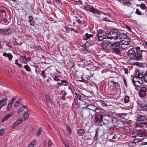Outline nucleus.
Wrapping results in <instances>:
<instances>
[{"label": "nucleus", "mask_w": 147, "mask_h": 147, "mask_svg": "<svg viewBox=\"0 0 147 147\" xmlns=\"http://www.w3.org/2000/svg\"><path fill=\"white\" fill-rule=\"evenodd\" d=\"M103 115L97 113L95 115V118L96 119V123L97 122H101L102 121H103V123L105 125L107 126V127H108L110 129L113 127V126L111 125V124H112V122H109V121L106 120H104L103 121Z\"/></svg>", "instance_id": "obj_1"}, {"label": "nucleus", "mask_w": 147, "mask_h": 147, "mask_svg": "<svg viewBox=\"0 0 147 147\" xmlns=\"http://www.w3.org/2000/svg\"><path fill=\"white\" fill-rule=\"evenodd\" d=\"M119 32L116 30H111L107 33V39L113 40H118Z\"/></svg>", "instance_id": "obj_2"}, {"label": "nucleus", "mask_w": 147, "mask_h": 147, "mask_svg": "<svg viewBox=\"0 0 147 147\" xmlns=\"http://www.w3.org/2000/svg\"><path fill=\"white\" fill-rule=\"evenodd\" d=\"M120 44L119 42H117L111 44L112 52L116 54L121 55V53L120 51Z\"/></svg>", "instance_id": "obj_3"}, {"label": "nucleus", "mask_w": 147, "mask_h": 147, "mask_svg": "<svg viewBox=\"0 0 147 147\" xmlns=\"http://www.w3.org/2000/svg\"><path fill=\"white\" fill-rule=\"evenodd\" d=\"M143 77V75L139 72L138 70H136L135 71V77L132 79V82H138L139 80H142V78Z\"/></svg>", "instance_id": "obj_4"}, {"label": "nucleus", "mask_w": 147, "mask_h": 147, "mask_svg": "<svg viewBox=\"0 0 147 147\" xmlns=\"http://www.w3.org/2000/svg\"><path fill=\"white\" fill-rule=\"evenodd\" d=\"M98 39L99 41L102 40L105 38L107 39V34L104 31L100 30L97 33Z\"/></svg>", "instance_id": "obj_5"}, {"label": "nucleus", "mask_w": 147, "mask_h": 147, "mask_svg": "<svg viewBox=\"0 0 147 147\" xmlns=\"http://www.w3.org/2000/svg\"><path fill=\"white\" fill-rule=\"evenodd\" d=\"M13 32V29L10 28L6 29H0V34H2L9 35Z\"/></svg>", "instance_id": "obj_6"}, {"label": "nucleus", "mask_w": 147, "mask_h": 147, "mask_svg": "<svg viewBox=\"0 0 147 147\" xmlns=\"http://www.w3.org/2000/svg\"><path fill=\"white\" fill-rule=\"evenodd\" d=\"M146 120V117L142 115L139 116L137 119V121L139 123L143 124L144 125L146 124V122L144 121Z\"/></svg>", "instance_id": "obj_7"}, {"label": "nucleus", "mask_w": 147, "mask_h": 147, "mask_svg": "<svg viewBox=\"0 0 147 147\" xmlns=\"http://www.w3.org/2000/svg\"><path fill=\"white\" fill-rule=\"evenodd\" d=\"M147 89L145 87H142L141 88L139 92V94L141 97H143L145 96L146 94Z\"/></svg>", "instance_id": "obj_8"}, {"label": "nucleus", "mask_w": 147, "mask_h": 147, "mask_svg": "<svg viewBox=\"0 0 147 147\" xmlns=\"http://www.w3.org/2000/svg\"><path fill=\"white\" fill-rule=\"evenodd\" d=\"M84 9L86 10H88L90 12L95 14H99V12L98 10L96 9L93 7H91V8H89L88 9L87 7H84Z\"/></svg>", "instance_id": "obj_9"}, {"label": "nucleus", "mask_w": 147, "mask_h": 147, "mask_svg": "<svg viewBox=\"0 0 147 147\" xmlns=\"http://www.w3.org/2000/svg\"><path fill=\"white\" fill-rule=\"evenodd\" d=\"M14 111H12L11 112L9 113L8 115H6L5 117H3L1 119V121L2 122H4V121H6L9 118L11 117L14 113Z\"/></svg>", "instance_id": "obj_10"}, {"label": "nucleus", "mask_w": 147, "mask_h": 147, "mask_svg": "<svg viewBox=\"0 0 147 147\" xmlns=\"http://www.w3.org/2000/svg\"><path fill=\"white\" fill-rule=\"evenodd\" d=\"M132 82L133 83L134 86L135 87V89L137 90H138V87L140 86V85L142 83L143 81L142 80H139V81L138 82Z\"/></svg>", "instance_id": "obj_11"}, {"label": "nucleus", "mask_w": 147, "mask_h": 147, "mask_svg": "<svg viewBox=\"0 0 147 147\" xmlns=\"http://www.w3.org/2000/svg\"><path fill=\"white\" fill-rule=\"evenodd\" d=\"M7 100V98L5 97L3 98L2 99L0 100V111L2 107L6 104V100Z\"/></svg>", "instance_id": "obj_12"}, {"label": "nucleus", "mask_w": 147, "mask_h": 147, "mask_svg": "<svg viewBox=\"0 0 147 147\" xmlns=\"http://www.w3.org/2000/svg\"><path fill=\"white\" fill-rule=\"evenodd\" d=\"M134 57L135 59L140 60L142 57V55L141 53L140 52H136L134 53Z\"/></svg>", "instance_id": "obj_13"}, {"label": "nucleus", "mask_w": 147, "mask_h": 147, "mask_svg": "<svg viewBox=\"0 0 147 147\" xmlns=\"http://www.w3.org/2000/svg\"><path fill=\"white\" fill-rule=\"evenodd\" d=\"M97 109V107L92 104L88 107H85L83 111L85 113L87 112L88 111H90L91 109Z\"/></svg>", "instance_id": "obj_14"}, {"label": "nucleus", "mask_w": 147, "mask_h": 147, "mask_svg": "<svg viewBox=\"0 0 147 147\" xmlns=\"http://www.w3.org/2000/svg\"><path fill=\"white\" fill-rule=\"evenodd\" d=\"M97 109H91L90 111H87V112L88 113V114L89 115L91 116H93L94 115H96V110Z\"/></svg>", "instance_id": "obj_15"}, {"label": "nucleus", "mask_w": 147, "mask_h": 147, "mask_svg": "<svg viewBox=\"0 0 147 147\" xmlns=\"http://www.w3.org/2000/svg\"><path fill=\"white\" fill-rule=\"evenodd\" d=\"M127 36V35L125 33H120L119 32V35L118 39H120V41L122 40V39H124L125 38H126Z\"/></svg>", "instance_id": "obj_16"}, {"label": "nucleus", "mask_w": 147, "mask_h": 147, "mask_svg": "<svg viewBox=\"0 0 147 147\" xmlns=\"http://www.w3.org/2000/svg\"><path fill=\"white\" fill-rule=\"evenodd\" d=\"M120 42H121V43H122V44L129 45L130 43L129 39L127 37V36L124 39H122Z\"/></svg>", "instance_id": "obj_17"}, {"label": "nucleus", "mask_w": 147, "mask_h": 147, "mask_svg": "<svg viewBox=\"0 0 147 147\" xmlns=\"http://www.w3.org/2000/svg\"><path fill=\"white\" fill-rule=\"evenodd\" d=\"M30 114V112L28 111H26L24 113L23 115V117L24 120H26L28 118Z\"/></svg>", "instance_id": "obj_18"}, {"label": "nucleus", "mask_w": 147, "mask_h": 147, "mask_svg": "<svg viewBox=\"0 0 147 147\" xmlns=\"http://www.w3.org/2000/svg\"><path fill=\"white\" fill-rule=\"evenodd\" d=\"M28 22L30 23L31 26H34V21L32 16H30L28 18Z\"/></svg>", "instance_id": "obj_19"}, {"label": "nucleus", "mask_w": 147, "mask_h": 147, "mask_svg": "<svg viewBox=\"0 0 147 147\" xmlns=\"http://www.w3.org/2000/svg\"><path fill=\"white\" fill-rule=\"evenodd\" d=\"M77 131L78 134L80 136H82L84 135V134L85 132V131L83 129L78 130Z\"/></svg>", "instance_id": "obj_20"}, {"label": "nucleus", "mask_w": 147, "mask_h": 147, "mask_svg": "<svg viewBox=\"0 0 147 147\" xmlns=\"http://www.w3.org/2000/svg\"><path fill=\"white\" fill-rule=\"evenodd\" d=\"M51 77H52L53 79L55 81H60V79L58 76H56V75L52 74Z\"/></svg>", "instance_id": "obj_21"}, {"label": "nucleus", "mask_w": 147, "mask_h": 147, "mask_svg": "<svg viewBox=\"0 0 147 147\" xmlns=\"http://www.w3.org/2000/svg\"><path fill=\"white\" fill-rule=\"evenodd\" d=\"M26 107L25 105H23L22 107L20 108L17 111V113L20 114L26 108Z\"/></svg>", "instance_id": "obj_22"}, {"label": "nucleus", "mask_w": 147, "mask_h": 147, "mask_svg": "<svg viewBox=\"0 0 147 147\" xmlns=\"http://www.w3.org/2000/svg\"><path fill=\"white\" fill-rule=\"evenodd\" d=\"M135 51L133 49H130L128 51V55L129 56L130 55L134 54V55Z\"/></svg>", "instance_id": "obj_23"}, {"label": "nucleus", "mask_w": 147, "mask_h": 147, "mask_svg": "<svg viewBox=\"0 0 147 147\" xmlns=\"http://www.w3.org/2000/svg\"><path fill=\"white\" fill-rule=\"evenodd\" d=\"M42 129L40 127L36 133V136L37 137H38L41 134V133L42 131Z\"/></svg>", "instance_id": "obj_24"}, {"label": "nucleus", "mask_w": 147, "mask_h": 147, "mask_svg": "<svg viewBox=\"0 0 147 147\" xmlns=\"http://www.w3.org/2000/svg\"><path fill=\"white\" fill-rule=\"evenodd\" d=\"M84 36L85 37V39L87 40L89 39L90 38L92 37L93 35L92 34H88L86 33Z\"/></svg>", "instance_id": "obj_25"}, {"label": "nucleus", "mask_w": 147, "mask_h": 147, "mask_svg": "<svg viewBox=\"0 0 147 147\" xmlns=\"http://www.w3.org/2000/svg\"><path fill=\"white\" fill-rule=\"evenodd\" d=\"M36 142L35 140H33L29 144L28 147H34Z\"/></svg>", "instance_id": "obj_26"}, {"label": "nucleus", "mask_w": 147, "mask_h": 147, "mask_svg": "<svg viewBox=\"0 0 147 147\" xmlns=\"http://www.w3.org/2000/svg\"><path fill=\"white\" fill-rule=\"evenodd\" d=\"M49 88L52 90H53L54 89L59 88L58 86H57L56 85H52L51 84L49 86Z\"/></svg>", "instance_id": "obj_27"}, {"label": "nucleus", "mask_w": 147, "mask_h": 147, "mask_svg": "<svg viewBox=\"0 0 147 147\" xmlns=\"http://www.w3.org/2000/svg\"><path fill=\"white\" fill-rule=\"evenodd\" d=\"M76 97H77V98L79 100H83L82 98V96H84V95L82 94V96L80 95V94H77L76 93Z\"/></svg>", "instance_id": "obj_28"}, {"label": "nucleus", "mask_w": 147, "mask_h": 147, "mask_svg": "<svg viewBox=\"0 0 147 147\" xmlns=\"http://www.w3.org/2000/svg\"><path fill=\"white\" fill-rule=\"evenodd\" d=\"M110 82L115 86L116 87L118 88L119 87V85L117 82H115L113 80L111 81Z\"/></svg>", "instance_id": "obj_29"}, {"label": "nucleus", "mask_w": 147, "mask_h": 147, "mask_svg": "<svg viewBox=\"0 0 147 147\" xmlns=\"http://www.w3.org/2000/svg\"><path fill=\"white\" fill-rule=\"evenodd\" d=\"M128 144L129 146L131 147H134L136 145V144L135 142H134L133 141L132 142H129Z\"/></svg>", "instance_id": "obj_30"}, {"label": "nucleus", "mask_w": 147, "mask_h": 147, "mask_svg": "<svg viewBox=\"0 0 147 147\" xmlns=\"http://www.w3.org/2000/svg\"><path fill=\"white\" fill-rule=\"evenodd\" d=\"M21 101V99H19L17 100L15 102L14 105L15 107H17L20 104Z\"/></svg>", "instance_id": "obj_31"}, {"label": "nucleus", "mask_w": 147, "mask_h": 147, "mask_svg": "<svg viewBox=\"0 0 147 147\" xmlns=\"http://www.w3.org/2000/svg\"><path fill=\"white\" fill-rule=\"evenodd\" d=\"M121 48L122 49H125L127 47V46L129 45H126V44H122V43L121 44Z\"/></svg>", "instance_id": "obj_32"}, {"label": "nucleus", "mask_w": 147, "mask_h": 147, "mask_svg": "<svg viewBox=\"0 0 147 147\" xmlns=\"http://www.w3.org/2000/svg\"><path fill=\"white\" fill-rule=\"evenodd\" d=\"M12 107V104L8 103L7 104V111H8Z\"/></svg>", "instance_id": "obj_33"}, {"label": "nucleus", "mask_w": 147, "mask_h": 147, "mask_svg": "<svg viewBox=\"0 0 147 147\" xmlns=\"http://www.w3.org/2000/svg\"><path fill=\"white\" fill-rule=\"evenodd\" d=\"M140 7L143 9H146V5L144 4H141L140 5Z\"/></svg>", "instance_id": "obj_34"}, {"label": "nucleus", "mask_w": 147, "mask_h": 147, "mask_svg": "<svg viewBox=\"0 0 147 147\" xmlns=\"http://www.w3.org/2000/svg\"><path fill=\"white\" fill-rule=\"evenodd\" d=\"M68 82L65 80H62V85H64L65 86H67L68 85Z\"/></svg>", "instance_id": "obj_35"}, {"label": "nucleus", "mask_w": 147, "mask_h": 147, "mask_svg": "<svg viewBox=\"0 0 147 147\" xmlns=\"http://www.w3.org/2000/svg\"><path fill=\"white\" fill-rule=\"evenodd\" d=\"M124 101L125 102L127 103L129 102V97L128 96H126L125 98Z\"/></svg>", "instance_id": "obj_36"}, {"label": "nucleus", "mask_w": 147, "mask_h": 147, "mask_svg": "<svg viewBox=\"0 0 147 147\" xmlns=\"http://www.w3.org/2000/svg\"><path fill=\"white\" fill-rule=\"evenodd\" d=\"M136 13L137 14L139 15H141L142 14V13L139 10L138 8L136 9Z\"/></svg>", "instance_id": "obj_37"}, {"label": "nucleus", "mask_w": 147, "mask_h": 147, "mask_svg": "<svg viewBox=\"0 0 147 147\" xmlns=\"http://www.w3.org/2000/svg\"><path fill=\"white\" fill-rule=\"evenodd\" d=\"M23 67L27 71H29L30 70V69L28 65H25L24 67Z\"/></svg>", "instance_id": "obj_38"}, {"label": "nucleus", "mask_w": 147, "mask_h": 147, "mask_svg": "<svg viewBox=\"0 0 147 147\" xmlns=\"http://www.w3.org/2000/svg\"><path fill=\"white\" fill-rule=\"evenodd\" d=\"M23 121V120L22 118H20L17 121H16L15 122L18 125L20 124L22 121Z\"/></svg>", "instance_id": "obj_39"}, {"label": "nucleus", "mask_w": 147, "mask_h": 147, "mask_svg": "<svg viewBox=\"0 0 147 147\" xmlns=\"http://www.w3.org/2000/svg\"><path fill=\"white\" fill-rule=\"evenodd\" d=\"M143 77L145 81L147 82V71L144 75V76H143Z\"/></svg>", "instance_id": "obj_40"}, {"label": "nucleus", "mask_w": 147, "mask_h": 147, "mask_svg": "<svg viewBox=\"0 0 147 147\" xmlns=\"http://www.w3.org/2000/svg\"><path fill=\"white\" fill-rule=\"evenodd\" d=\"M8 57L9 60L10 61H11L13 58V56L11 53H9V54Z\"/></svg>", "instance_id": "obj_41"}, {"label": "nucleus", "mask_w": 147, "mask_h": 147, "mask_svg": "<svg viewBox=\"0 0 147 147\" xmlns=\"http://www.w3.org/2000/svg\"><path fill=\"white\" fill-rule=\"evenodd\" d=\"M59 81L57 83V84L58 85L57 86H58V87L62 85V80H61L60 82H59Z\"/></svg>", "instance_id": "obj_42"}, {"label": "nucleus", "mask_w": 147, "mask_h": 147, "mask_svg": "<svg viewBox=\"0 0 147 147\" xmlns=\"http://www.w3.org/2000/svg\"><path fill=\"white\" fill-rule=\"evenodd\" d=\"M40 75H42V76H43L44 79L46 78V76L45 75L44 71H42L41 73L40 74Z\"/></svg>", "instance_id": "obj_43"}, {"label": "nucleus", "mask_w": 147, "mask_h": 147, "mask_svg": "<svg viewBox=\"0 0 147 147\" xmlns=\"http://www.w3.org/2000/svg\"><path fill=\"white\" fill-rule=\"evenodd\" d=\"M100 102L103 106H107V104L106 102H105L104 101L101 100Z\"/></svg>", "instance_id": "obj_44"}, {"label": "nucleus", "mask_w": 147, "mask_h": 147, "mask_svg": "<svg viewBox=\"0 0 147 147\" xmlns=\"http://www.w3.org/2000/svg\"><path fill=\"white\" fill-rule=\"evenodd\" d=\"M142 141L141 140H140L139 139H138L137 138L135 139L133 141L134 142H135L136 144L137 142H139L140 141Z\"/></svg>", "instance_id": "obj_45"}, {"label": "nucleus", "mask_w": 147, "mask_h": 147, "mask_svg": "<svg viewBox=\"0 0 147 147\" xmlns=\"http://www.w3.org/2000/svg\"><path fill=\"white\" fill-rule=\"evenodd\" d=\"M46 99L47 100V101H48V102H49L51 103V100L50 99H49V96H47L46 97Z\"/></svg>", "instance_id": "obj_46"}, {"label": "nucleus", "mask_w": 147, "mask_h": 147, "mask_svg": "<svg viewBox=\"0 0 147 147\" xmlns=\"http://www.w3.org/2000/svg\"><path fill=\"white\" fill-rule=\"evenodd\" d=\"M67 131H68L69 134H71V129L70 128L68 127L67 126L66 128Z\"/></svg>", "instance_id": "obj_47"}, {"label": "nucleus", "mask_w": 147, "mask_h": 147, "mask_svg": "<svg viewBox=\"0 0 147 147\" xmlns=\"http://www.w3.org/2000/svg\"><path fill=\"white\" fill-rule=\"evenodd\" d=\"M52 143L51 142V140H49L48 143V146H50L52 145Z\"/></svg>", "instance_id": "obj_48"}, {"label": "nucleus", "mask_w": 147, "mask_h": 147, "mask_svg": "<svg viewBox=\"0 0 147 147\" xmlns=\"http://www.w3.org/2000/svg\"><path fill=\"white\" fill-rule=\"evenodd\" d=\"M126 115V114L124 113H120L118 114V115L120 117H122V116H125Z\"/></svg>", "instance_id": "obj_49"}, {"label": "nucleus", "mask_w": 147, "mask_h": 147, "mask_svg": "<svg viewBox=\"0 0 147 147\" xmlns=\"http://www.w3.org/2000/svg\"><path fill=\"white\" fill-rule=\"evenodd\" d=\"M92 104H93L92 103L91 104H90L88 103H86L85 104V105H86V107H90V106Z\"/></svg>", "instance_id": "obj_50"}, {"label": "nucleus", "mask_w": 147, "mask_h": 147, "mask_svg": "<svg viewBox=\"0 0 147 147\" xmlns=\"http://www.w3.org/2000/svg\"><path fill=\"white\" fill-rule=\"evenodd\" d=\"M16 65L19 68H20L22 67V65L18 63H16Z\"/></svg>", "instance_id": "obj_51"}, {"label": "nucleus", "mask_w": 147, "mask_h": 147, "mask_svg": "<svg viewBox=\"0 0 147 147\" xmlns=\"http://www.w3.org/2000/svg\"><path fill=\"white\" fill-rule=\"evenodd\" d=\"M140 47H137L136 48V50L137 52H140L139 51L140 50Z\"/></svg>", "instance_id": "obj_52"}, {"label": "nucleus", "mask_w": 147, "mask_h": 147, "mask_svg": "<svg viewBox=\"0 0 147 147\" xmlns=\"http://www.w3.org/2000/svg\"><path fill=\"white\" fill-rule=\"evenodd\" d=\"M70 30L71 31H73L74 32H76L78 33V32L76 30H74V29H73V28H70Z\"/></svg>", "instance_id": "obj_53"}, {"label": "nucleus", "mask_w": 147, "mask_h": 147, "mask_svg": "<svg viewBox=\"0 0 147 147\" xmlns=\"http://www.w3.org/2000/svg\"><path fill=\"white\" fill-rule=\"evenodd\" d=\"M9 53H3V55L4 56H6V57H8V56L9 55Z\"/></svg>", "instance_id": "obj_54"}, {"label": "nucleus", "mask_w": 147, "mask_h": 147, "mask_svg": "<svg viewBox=\"0 0 147 147\" xmlns=\"http://www.w3.org/2000/svg\"><path fill=\"white\" fill-rule=\"evenodd\" d=\"M18 125L15 122L14 123L12 127V128H14L16 126Z\"/></svg>", "instance_id": "obj_55"}, {"label": "nucleus", "mask_w": 147, "mask_h": 147, "mask_svg": "<svg viewBox=\"0 0 147 147\" xmlns=\"http://www.w3.org/2000/svg\"><path fill=\"white\" fill-rule=\"evenodd\" d=\"M97 131H96V134H95V135L94 137V139H97V137H98V135L97 134Z\"/></svg>", "instance_id": "obj_56"}, {"label": "nucleus", "mask_w": 147, "mask_h": 147, "mask_svg": "<svg viewBox=\"0 0 147 147\" xmlns=\"http://www.w3.org/2000/svg\"><path fill=\"white\" fill-rule=\"evenodd\" d=\"M57 3L58 4L59 6L61 5L62 4V3H61V1H60L59 0V1H58V2H57Z\"/></svg>", "instance_id": "obj_57"}, {"label": "nucleus", "mask_w": 147, "mask_h": 147, "mask_svg": "<svg viewBox=\"0 0 147 147\" xmlns=\"http://www.w3.org/2000/svg\"><path fill=\"white\" fill-rule=\"evenodd\" d=\"M124 72L126 74H127L128 73V69L127 68H125L124 69Z\"/></svg>", "instance_id": "obj_58"}, {"label": "nucleus", "mask_w": 147, "mask_h": 147, "mask_svg": "<svg viewBox=\"0 0 147 147\" xmlns=\"http://www.w3.org/2000/svg\"><path fill=\"white\" fill-rule=\"evenodd\" d=\"M17 97L16 96H14L13 97L11 100L14 102V101L16 99Z\"/></svg>", "instance_id": "obj_59"}, {"label": "nucleus", "mask_w": 147, "mask_h": 147, "mask_svg": "<svg viewBox=\"0 0 147 147\" xmlns=\"http://www.w3.org/2000/svg\"><path fill=\"white\" fill-rule=\"evenodd\" d=\"M17 97L16 96H14L13 97L11 100L14 102V101L16 99Z\"/></svg>", "instance_id": "obj_60"}, {"label": "nucleus", "mask_w": 147, "mask_h": 147, "mask_svg": "<svg viewBox=\"0 0 147 147\" xmlns=\"http://www.w3.org/2000/svg\"><path fill=\"white\" fill-rule=\"evenodd\" d=\"M3 22L5 23H7L8 22L7 19L4 18L3 19Z\"/></svg>", "instance_id": "obj_61"}, {"label": "nucleus", "mask_w": 147, "mask_h": 147, "mask_svg": "<svg viewBox=\"0 0 147 147\" xmlns=\"http://www.w3.org/2000/svg\"><path fill=\"white\" fill-rule=\"evenodd\" d=\"M74 1L77 2H79L80 3H82V1H81V0H73Z\"/></svg>", "instance_id": "obj_62"}, {"label": "nucleus", "mask_w": 147, "mask_h": 147, "mask_svg": "<svg viewBox=\"0 0 147 147\" xmlns=\"http://www.w3.org/2000/svg\"><path fill=\"white\" fill-rule=\"evenodd\" d=\"M124 83L126 87H127V85L126 83V81L125 79L124 80Z\"/></svg>", "instance_id": "obj_63"}, {"label": "nucleus", "mask_w": 147, "mask_h": 147, "mask_svg": "<svg viewBox=\"0 0 147 147\" xmlns=\"http://www.w3.org/2000/svg\"><path fill=\"white\" fill-rule=\"evenodd\" d=\"M5 42V44L6 45L8 46L9 47L10 46L9 45V43L7 42Z\"/></svg>", "instance_id": "obj_64"}]
</instances>
